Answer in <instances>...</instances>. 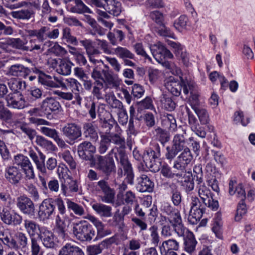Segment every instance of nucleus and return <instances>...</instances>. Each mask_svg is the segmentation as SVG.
I'll list each match as a JSON object with an SVG mask.
<instances>
[{
  "mask_svg": "<svg viewBox=\"0 0 255 255\" xmlns=\"http://www.w3.org/2000/svg\"><path fill=\"white\" fill-rule=\"evenodd\" d=\"M193 110L198 116L201 124L206 125L208 123L209 121V115L205 109L198 106H194Z\"/></svg>",
  "mask_w": 255,
  "mask_h": 255,
  "instance_id": "52",
  "label": "nucleus"
},
{
  "mask_svg": "<svg viewBox=\"0 0 255 255\" xmlns=\"http://www.w3.org/2000/svg\"><path fill=\"white\" fill-rule=\"evenodd\" d=\"M180 151H181L172 145L167 146L166 147L165 157L168 160L171 161L174 159L178 153Z\"/></svg>",
  "mask_w": 255,
  "mask_h": 255,
  "instance_id": "61",
  "label": "nucleus"
},
{
  "mask_svg": "<svg viewBox=\"0 0 255 255\" xmlns=\"http://www.w3.org/2000/svg\"><path fill=\"white\" fill-rule=\"evenodd\" d=\"M73 233L82 242L90 241L95 235V231L86 221L73 224Z\"/></svg>",
  "mask_w": 255,
  "mask_h": 255,
  "instance_id": "6",
  "label": "nucleus"
},
{
  "mask_svg": "<svg viewBox=\"0 0 255 255\" xmlns=\"http://www.w3.org/2000/svg\"><path fill=\"white\" fill-rule=\"evenodd\" d=\"M38 237L46 248H54L56 245L53 233L48 230L42 229Z\"/></svg>",
  "mask_w": 255,
  "mask_h": 255,
  "instance_id": "26",
  "label": "nucleus"
},
{
  "mask_svg": "<svg viewBox=\"0 0 255 255\" xmlns=\"http://www.w3.org/2000/svg\"><path fill=\"white\" fill-rule=\"evenodd\" d=\"M184 244L186 252L190 254L195 252L197 241L192 233H190L189 235L184 238Z\"/></svg>",
  "mask_w": 255,
  "mask_h": 255,
  "instance_id": "40",
  "label": "nucleus"
},
{
  "mask_svg": "<svg viewBox=\"0 0 255 255\" xmlns=\"http://www.w3.org/2000/svg\"><path fill=\"white\" fill-rule=\"evenodd\" d=\"M30 69L21 64H14L11 65L9 69V73L18 77L19 79L26 78L30 74Z\"/></svg>",
  "mask_w": 255,
  "mask_h": 255,
  "instance_id": "28",
  "label": "nucleus"
},
{
  "mask_svg": "<svg viewBox=\"0 0 255 255\" xmlns=\"http://www.w3.org/2000/svg\"><path fill=\"white\" fill-rule=\"evenodd\" d=\"M59 255H84V254L79 247L71 243H67L60 249Z\"/></svg>",
  "mask_w": 255,
  "mask_h": 255,
  "instance_id": "29",
  "label": "nucleus"
},
{
  "mask_svg": "<svg viewBox=\"0 0 255 255\" xmlns=\"http://www.w3.org/2000/svg\"><path fill=\"white\" fill-rule=\"evenodd\" d=\"M59 66L57 69L58 73L63 75H68L71 73L72 63L66 59H59Z\"/></svg>",
  "mask_w": 255,
  "mask_h": 255,
  "instance_id": "44",
  "label": "nucleus"
},
{
  "mask_svg": "<svg viewBox=\"0 0 255 255\" xmlns=\"http://www.w3.org/2000/svg\"><path fill=\"white\" fill-rule=\"evenodd\" d=\"M92 76L94 79H100L101 80H111V76L109 73L105 70L100 71L97 69H95L92 74Z\"/></svg>",
  "mask_w": 255,
  "mask_h": 255,
  "instance_id": "64",
  "label": "nucleus"
},
{
  "mask_svg": "<svg viewBox=\"0 0 255 255\" xmlns=\"http://www.w3.org/2000/svg\"><path fill=\"white\" fill-rule=\"evenodd\" d=\"M80 43L85 48L90 61L96 63L98 60L95 58V57L100 54L101 52L95 47L92 41L90 39H85L80 40Z\"/></svg>",
  "mask_w": 255,
  "mask_h": 255,
  "instance_id": "20",
  "label": "nucleus"
},
{
  "mask_svg": "<svg viewBox=\"0 0 255 255\" xmlns=\"http://www.w3.org/2000/svg\"><path fill=\"white\" fill-rule=\"evenodd\" d=\"M8 44L13 48L21 49L25 51V50H32L33 49L39 48L38 46L34 47H26L25 43L20 38H10L8 41Z\"/></svg>",
  "mask_w": 255,
  "mask_h": 255,
  "instance_id": "41",
  "label": "nucleus"
},
{
  "mask_svg": "<svg viewBox=\"0 0 255 255\" xmlns=\"http://www.w3.org/2000/svg\"><path fill=\"white\" fill-rule=\"evenodd\" d=\"M106 101L112 108L117 109L118 111L124 108L122 103L114 95H106Z\"/></svg>",
  "mask_w": 255,
  "mask_h": 255,
  "instance_id": "51",
  "label": "nucleus"
},
{
  "mask_svg": "<svg viewBox=\"0 0 255 255\" xmlns=\"http://www.w3.org/2000/svg\"><path fill=\"white\" fill-rule=\"evenodd\" d=\"M174 231L179 237H183L184 238L192 233L188 229L185 227L182 223V221L171 225Z\"/></svg>",
  "mask_w": 255,
  "mask_h": 255,
  "instance_id": "54",
  "label": "nucleus"
},
{
  "mask_svg": "<svg viewBox=\"0 0 255 255\" xmlns=\"http://www.w3.org/2000/svg\"><path fill=\"white\" fill-rule=\"evenodd\" d=\"M107 1L104 10L100 9H97L96 12L99 16L103 18H109L110 16L107 12L114 16H117L119 15L122 11L121 2L115 0H107Z\"/></svg>",
  "mask_w": 255,
  "mask_h": 255,
  "instance_id": "11",
  "label": "nucleus"
},
{
  "mask_svg": "<svg viewBox=\"0 0 255 255\" xmlns=\"http://www.w3.org/2000/svg\"><path fill=\"white\" fill-rule=\"evenodd\" d=\"M173 178L182 179L187 174L186 167L175 160L172 167Z\"/></svg>",
  "mask_w": 255,
  "mask_h": 255,
  "instance_id": "39",
  "label": "nucleus"
},
{
  "mask_svg": "<svg viewBox=\"0 0 255 255\" xmlns=\"http://www.w3.org/2000/svg\"><path fill=\"white\" fill-rule=\"evenodd\" d=\"M0 241L4 245L15 251L26 249L29 243L28 237L23 232H17L15 234L14 238H13L7 230L0 226Z\"/></svg>",
  "mask_w": 255,
  "mask_h": 255,
  "instance_id": "1",
  "label": "nucleus"
},
{
  "mask_svg": "<svg viewBox=\"0 0 255 255\" xmlns=\"http://www.w3.org/2000/svg\"><path fill=\"white\" fill-rule=\"evenodd\" d=\"M162 107L167 111H172L176 107V104L169 94H162L160 97Z\"/></svg>",
  "mask_w": 255,
  "mask_h": 255,
  "instance_id": "38",
  "label": "nucleus"
},
{
  "mask_svg": "<svg viewBox=\"0 0 255 255\" xmlns=\"http://www.w3.org/2000/svg\"><path fill=\"white\" fill-rule=\"evenodd\" d=\"M162 124L171 130H174L177 127L176 121L174 117L169 114H167L163 116Z\"/></svg>",
  "mask_w": 255,
  "mask_h": 255,
  "instance_id": "42",
  "label": "nucleus"
},
{
  "mask_svg": "<svg viewBox=\"0 0 255 255\" xmlns=\"http://www.w3.org/2000/svg\"><path fill=\"white\" fill-rule=\"evenodd\" d=\"M96 151V146L89 141H84L77 146V152L79 157L91 162L95 158L94 154Z\"/></svg>",
  "mask_w": 255,
  "mask_h": 255,
  "instance_id": "13",
  "label": "nucleus"
},
{
  "mask_svg": "<svg viewBox=\"0 0 255 255\" xmlns=\"http://www.w3.org/2000/svg\"><path fill=\"white\" fill-rule=\"evenodd\" d=\"M190 205L191 209L188 220L192 225L197 224L200 221L205 212L206 207L215 211L217 210L219 207L218 202H213L212 204L206 201L205 203H203L196 196L191 197Z\"/></svg>",
  "mask_w": 255,
  "mask_h": 255,
  "instance_id": "2",
  "label": "nucleus"
},
{
  "mask_svg": "<svg viewBox=\"0 0 255 255\" xmlns=\"http://www.w3.org/2000/svg\"><path fill=\"white\" fill-rule=\"evenodd\" d=\"M88 220L96 228L98 237L102 238L112 234L111 230L106 228L105 225L97 218L93 216H90L89 217Z\"/></svg>",
  "mask_w": 255,
  "mask_h": 255,
  "instance_id": "22",
  "label": "nucleus"
},
{
  "mask_svg": "<svg viewBox=\"0 0 255 255\" xmlns=\"http://www.w3.org/2000/svg\"><path fill=\"white\" fill-rule=\"evenodd\" d=\"M0 217L1 221L8 226H19L22 222L21 215L7 207L0 210Z\"/></svg>",
  "mask_w": 255,
  "mask_h": 255,
  "instance_id": "9",
  "label": "nucleus"
},
{
  "mask_svg": "<svg viewBox=\"0 0 255 255\" xmlns=\"http://www.w3.org/2000/svg\"><path fill=\"white\" fill-rule=\"evenodd\" d=\"M187 112L188 116V124L192 130L199 137L204 138L206 132L204 128L199 126L197 119L188 108H187Z\"/></svg>",
  "mask_w": 255,
  "mask_h": 255,
  "instance_id": "23",
  "label": "nucleus"
},
{
  "mask_svg": "<svg viewBox=\"0 0 255 255\" xmlns=\"http://www.w3.org/2000/svg\"><path fill=\"white\" fill-rule=\"evenodd\" d=\"M22 174L19 168L11 166L5 169V177L12 184H17L21 179Z\"/></svg>",
  "mask_w": 255,
  "mask_h": 255,
  "instance_id": "21",
  "label": "nucleus"
},
{
  "mask_svg": "<svg viewBox=\"0 0 255 255\" xmlns=\"http://www.w3.org/2000/svg\"><path fill=\"white\" fill-rule=\"evenodd\" d=\"M181 86L185 95H187L189 92L191 93L192 90L197 88L193 81H181Z\"/></svg>",
  "mask_w": 255,
  "mask_h": 255,
  "instance_id": "59",
  "label": "nucleus"
},
{
  "mask_svg": "<svg viewBox=\"0 0 255 255\" xmlns=\"http://www.w3.org/2000/svg\"><path fill=\"white\" fill-rule=\"evenodd\" d=\"M154 188L153 182L145 174L141 175L138 178V188L141 192H151Z\"/></svg>",
  "mask_w": 255,
  "mask_h": 255,
  "instance_id": "30",
  "label": "nucleus"
},
{
  "mask_svg": "<svg viewBox=\"0 0 255 255\" xmlns=\"http://www.w3.org/2000/svg\"><path fill=\"white\" fill-rule=\"evenodd\" d=\"M155 135L156 138L158 139L162 144L168 142L170 139V134L168 132L159 127L155 129Z\"/></svg>",
  "mask_w": 255,
  "mask_h": 255,
  "instance_id": "53",
  "label": "nucleus"
},
{
  "mask_svg": "<svg viewBox=\"0 0 255 255\" xmlns=\"http://www.w3.org/2000/svg\"><path fill=\"white\" fill-rule=\"evenodd\" d=\"M155 28L156 32L161 36L172 37L173 35L170 29L165 25L164 22L157 25Z\"/></svg>",
  "mask_w": 255,
  "mask_h": 255,
  "instance_id": "58",
  "label": "nucleus"
},
{
  "mask_svg": "<svg viewBox=\"0 0 255 255\" xmlns=\"http://www.w3.org/2000/svg\"><path fill=\"white\" fill-rule=\"evenodd\" d=\"M67 208L69 210L72 211L77 216H82L84 215L85 211L81 205L67 199L66 201Z\"/></svg>",
  "mask_w": 255,
  "mask_h": 255,
  "instance_id": "49",
  "label": "nucleus"
},
{
  "mask_svg": "<svg viewBox=\"0 0 255 255\" xmlns=\"http://www.w3.org/2000/svg\"><path fill=\"white\" fill-rule=\"evenodd\" d=\"M247 209L245 200H240L238 203L237 213L235 217V220L239 221L241 220V217L246 214Z\"/></svg>",
  "mask_w": 255,
  "mask_h": 255,
  "instance_id": "63",
  "label": "nucleus"
},
{
  "mask_svg": "<svg viewBox=\"0 0 255 255\" xmlns=\"http://www.w3.org/2000/svg\"><path fill=\"white\" fill-rule=\"evenodd\" d=\"M17 208L23 214L30 216L35 215V208L32 200L25 195L17 197L16 201Z\"/></svg>",
  "mask_w": 255,
  "mask_h": 255,
  "instance_id": "12",
  "label": "nucleus"
},
{
  "mask_svg": "<svg viewBox=\"0 0 255 255\" xmlns=\"http://www.w3.org/2000/svg\"><path fill=\"white\" fill-rule=\"evenodd\" d=\"M115 158L123 167L124 172L133 170L131 164L128 160L126 153L118 156H116Z\"/></svg>",
  "mask_w": 255,
  "mask_h": 255,
  "instance_id": "50",
  "label": "nucleus"
},
{
  "mask_svg": "<svg viewBox=\"0 0 255 255\" xmlns=\"http://www.w3.org/2000/svg\"><path fill=\"white\" fill-rule=\"evenodd\" d=\"M25 33L30 37L36 36L38 41L43 42L47 38L56 39L59 36V31L57 28L50 30L49 26H44L39 29H26Z\"/></svg>",
  "mask_w": 255,
  "mask_h": 255,
  "instance_id": "7",
  "label": "nucleus"
},
{
  "mask_svg": "<svg viewBox=\"0 0 255 255\" xmlns=\"http://www.w3.org/2000/svg\"><path fill=\"white\" fill-rule=\"evenodd\" d=\"M84 135L93 141H97L99 136L94 126L91 123H85L83 126Z\"/></svg>",
  "mask_w": 255,
  "mask_h": 255,
  "instance_id": "34",
  "label": "nucleus"
},
{
  "mask_svg": "<svg viewBox=\"0 0 255 255\" xmlns=\"http://www.w3.org/2000/svg\"><path fill=\"white\" fill-rule=\"evenodd\" d=\"M169 193L171 195V199L173 205L175 206H179L182 201V196L176 184L172 183L169 185Z\"/></svg>",
  "mask_w": 255,
  "mask_h": 255,
  "instance_id": "33",
  "label": "nucleus"
},
{
  "mask_svg": "<svg viewBox=\"0 0 255 255\" xmlns=\"http://www.w3.org/2000/svg\"><path fill=\"white\" fill-rule=\"evenodd\" d=\"M75 5L70 8V11L74 13H84L92 12L90 8L87 7L81 0H73Z\"/></svg>",
  "mask_w": 255,
  "mask_h": 255,
  "instance_id": "43",
  "label": "nucleus"
},
{
  "mask_svg": "<svg viewBox=\"0 0 255 255\" xmlns=\"http://www.w3.org/2000/svg\"><path fill=\"white\" fill-rule=\"evenodd\" d=\"M100 128L103 130V132L100 133H104V134H110L111 129L114 125H116L115 121L112 118L108 119L106 118L104 119L100 118Z\"/></svg>",
  "mask_w": 255,
  "mask_h": 255,
  "instance_id": "36",
  "label": "nucleus"
},
{
  "mask_svg": "<svg viewBox=\"0 0 255 255\" xmlns=\"http://www.w3.org/2000/svg\"><path fill=\"white\" fill-rule=\"evenodd\" d=\"M5 100L7 107L18 110L23 109L28 105L24 96L20 92L10 93L5 97Z\"/></svg>",
  "mask_w": 255,
  "mask_h": 255,
  "instance_id": "10",
  "label": "nucleus"
},
{
  "mask_svg": "<svg viewBox=\"0 0 255 255\" xmlns=\"http://www.w3.org/2000/svg\"><path fill=\"white\" fill-rule=\"evenodd\" d=\"M41 110L46 115L52 112H59L61 111V106L58 101L52 97H47L40 105Z\"/></svg>",
  "mask_w": 255,
  "mask_h": 255,
  "instance_id": "18",
  "label": "nucleus"
},
{
  "mask_svg": "<svg viewBox=\"0 0 255 255\" xmlns=\"http://www.w3.org/2000/svg\"><path fill=\"white\" fill-rule=\"evenodd\" d=\"M39 158L33 162L36 166L37 169L42 174L47 175V171L45 164V156L41 152H39Z\"/></svg>",
  "mask_w": 255,
  "mask_h": 255,
  "instance_id": "56",
  "label": "nucleus"
},
{
  "mask_svg": "<svg viewBox=\"0 0 255 255\" xmlns=\"http://www.w3.org/2000/svg\"><path fill=\"white\" fill-rule=\"evenodd\" d=\"M63 134L70 142H74L81 136L82 131L81 127L75 123H68L66 124L61 130Z\"/></svg>",
  "mask_w": 255,
  "mask_h": 255,
  "instance_id": "16",
  "label": "nucleus"
},
{
  "mask_svg": "<svg viewBox=\"0 0 255 255\" xmlns=\"http://www.w3.org/2000/svg\"><path fill=\"white\" fill-rule=\"evenodd\" d=\"M185 135L186 131L182 130L180 132L176 133L173 138L172 145L180 151H182L185 148V143L186 142Z\"/></svg>",
  "mask_w": 255,
  "mask_h": 255,
  "instance_id": "32",
  "label": "nucleus"
},
{
  "mask_svg": "<svg viewBox=\"0 0 255 255\" xmlns=\"http://www.w3.org/2000/svg\"><path fill=\"white\" fill-rule=\"evenodd\" d=\"M159 248L161 253L162 252L177 251L179 249V243L175 240L170 239L163 241Z\"/></svg>",
  "mask_w": 255,
  "mask_h": 255,
  "instance_id": "37",
  "label": "nucleus"
},
{
  "mask_svg": "<svg viewBox=\"0 0 255 255\" xmlns=\"http://www.w3.org/2000/svg\"><path fill=\"white\" fill-rule=\"evenodd\" d=\"M115 53L123 60L125 59H134V54L127 48L118 46L114 50Z\"/></svg>",
  "mask_w": 255,
  "mask_h": 255,
  "instance_id": "45",
  "label": "nucleus"
},
{
  "mask_svg": "<svg viewBox=\"0 0 255 255\" xmlns=\"http://www.w3.org/2000/svg\"><path fill=\"white\" fill-rule=\"evenodd\" d=\"M71 219L66 215H57L56 217V229L58 236L64 239L67 234L66 228L71 223Z\"/></svg>",
  "mask_w": 255,
  "mask_h": 255,
  "instance_id": "19",
  "label": "nucleus"
},
{
  "mask_svg": "<svg viewBox=\"0 0 255 255\" xmlns=\"http://www.w3.org/2000/svg\"><path fill=\"white\" fill-rule=\"evenodd\" d=\"M100 137L101 140L99 142L98 150L99 154L101 155L106 152L110 145V143L107 134L100 133Z\"/></svg>",
  "mask_w": 255,
  "mask_h": 255,
  "instance_id": "47",
  "label": "nucleus"
},
{
  "mask_svg": "<svg viewBox=\"0 0 255 255\" xmlns=\"http://www.w3.org/2000/svg\"><path fill=\"white\" fill-rule=\"evenodd\" d=\"M167 89L175 96L180 95L182 87L181 86V81L177 83V81H168L165 84Z\"/></svg>",
  "mask_w": 255,
  "mask_h": 255,
  "instance_id": "48",
  "label": "nucleus"
},
{
  "mask_svg": "<svg viewBox=\"0 0 255 255\" xmlns=\"http://www.w3.org/2000/svg\"><path fill=\"white\" fill-rule=\"evenodd\" d=\"M164 212L167 216V219L170 224L172 225L182 221L180 211L170 205L164 206Z\"/></svg>",
  "mask_w": 255,
  "mask_h": 255,
  "instance_id": "24",
  "label": "nucleus"
},
{
  "mask_svg": "<svg viewBox=\"0 0 255 255\" xmlns=\"http://www.w3.org/2000/svg\"><path fill=\"white\" fill-rule=\"evenodd\" d=\"M107 136L109 137V141L110 144L113 143L119 146H115L111 150L113 151V154H114L115 157H116V156H118L126 153L125 150V139L120 133H112L109 134H107Z\"/></svg>",
  "mask_w": 255,
  "mask_h": 255,
  "instance_id": "14",
  "label": "nucleus"
},
{
  "mask_svg": "<svg viewBox=\"0 0 255 255\" xmlns=\"http://www.w3.org/2000/svg\"><path fill=\"white\" fill-rule=\"evenodd\" d=\"M37 7V4L34 2L22 1L11 6V8H18L24 7L20 10L12 11L10 13L11 16L14 18L22 20H29L34 16V11L32 6Z\"/></svg>",
  "mask_w": 255,
  "mask_h": 255,
  "instance_id": "5",
  "label": "nucleus"
},
{
  "mask_svg": "<svg viewBox=\"0 0 255 255\" xmlns=\"http://www.w3.org/2000/svg\"><path fill=\"white\" fill-rule=\"evenodd\" d=\"M198 188V193L201 201L203 203L207 202L212 204L213 202H218L213 199L212 194L210 190L202 182V183H197Z\"/></svg>",
  "mask_w": 255,
  "mask_h": 255,
  "instance_id": "27",
  "label": "nucleus"
},
{
  "mask_svg": "<svg viewBox=\"0 0 255 255\" xmlns=\"http://www.w3.org/2000/svg\"><path fill=\"white\" fill-rule=\"evenodd\" d=\"M182 179L183 180H182L181 181V185L184 187L186 192H188L191 191L194 187L191 173L188 172L187 174Z\"/></svg>",
  "mask_w": 255,
  "mask_h": 255,
  "instance_id": "55",
  "label": "nucleus"
},
{
  "mask_svg": "<svg viewBox=\"0 0 255 255\" xmlns=\"http://www.w3.org/2000/svg\"><path fill=\"white\" fill-rule=\"evenodd\" d=\"M92 207L102 217L108 218L112 216L111 206L101 203H96L92 205Z\"/></svg>",
  "mask_w": 255,
  "mask_h": 255,
  "instance_id": "31",
  "label": "nucleus"
},
{
  "mask_svg": "<svg viewBox=\"0 0 255 255\" xmlns=\"http://www.w3.org/2000/svg\"><path fill=\"white\" fill-rule=\"evenodd\" d=\"M160 156V148L158 144L154 146V149L149 148L144 150L142 158L146 167L154 172L159 170L156 166V160Z\"/></svg>",
  "mask_w": 255,
  "mask_h": 255,
  "instance_id": "8",
  "label": "nucleus"
},
{
  "mask_svg": "<svg viewBox=\"0 0 255 255\" xmlns=\"http://www.w3.org/2000/svg\"><path fill=\"white\" fill-rule=\"evenodd\" d=\"M53 198H49L44 199L39 207L38 215L42 220H47L54 213L55 207L54 206Z\"/></svg>",
  "mask_w": 255,
  "mask_h": 255,
  "instance_id": "17",
  "label": "nucleus"
},
{
  "mask_svg": "<svg viewBox=\"0 0 255 255\" xmlns=\"http://www.w3.org/2000/svg\"><path fill=\"white\" fill-rule=\"evenodd\" d=\"M150 49L153 57L157 62H161L165 58H173L171 52L160 42L151 45Z\"/></svg>",
  "mask_w": 255,
  "mask_h": 255,
  "instance_id": "15",
  "label": "nucleus"
},
{
  "mask_svg": "<svg viewBox=\"0 0 255 255\" xmlns=\"http://www.w3.org/2000/svg\"><path fill=\"white\" fill-rule=\"evenodd\" d=\"M113 151L110 150L106 155L96 154L94 160L90 162L91 167L95 166L96 169L106 176H109L116 171V165L113 158Z\"/></svg>",
  "mask_w": 255,
  "mask_h": 255,
  "instance_id": "3",
  "label": "nucleus"
},
{
  "mask_svg": "<svg viewBox=\"0 0 255 255\" xmlns=\"http://www.w3.org/2000/svg\"><path fill=\"white\" fill-rule=\"evenodd\" d=\"M193 160V155L188 148H185L175 160L186 168Z\"/></svg>",
  "mask_w": 255,
  "mask_h": 255,
  "instance_id": "35",
  "label": "nucleus"
},
{
  "mask_svg": "<svg viewBox=\"0 0 255 255\" xmlns=\"http://www.w3.org/2000/svg\"><path fill=\"white\" fill-rule=\"evenodd\" d=\"M150 232V241L151 244L155 247H157L160 242V237L157 232V228L152 226L149 229Z\"/></svg>",
  "mask_w": 255,
  "mask_h": 255,
  "instance_id": "62",
  "label": "nucleus"
},
{
  "mask_svg": "<svg viewBox=\"0 0 255 255\" xmlns=\"http://www.w3.org/2000/svg\"><path fill=\"white\" fill-rule=\"evenodd\" d=\"M25 190L29 194V196L35 201L39 199V194L36 187L32 183L26 185Z\"/></svg>",
  "mask_w": 255,
  "mask_h": 255,
  "instance_id": "60",
  "label": "nucleus"
},
{
  "mask_svg": "<svg viewBox=\"0 0 255 255\" xmlns=\"http://www.w3.org/2000/svg\"><path fill=\"white\" fill-rule=\"evenodd\" d=\"M40 130L45 135L53 139L59 147L65 148L67 146L65 141L59 137L58 132L55 129L42 127Z\"/></svg>",
  "mask_w": 255,
  "mask_h": 255,
  "instance_id": "25",
  "label": "nucleus"
},
{
  "mask_svg": "<svg viewBox=\"0 0 255 255\" xmlns=\"http://www.w3.org/2000/svg\"><path fill=\"white\" fill-rule=\"evenodd\" d=\"M135 200V195L131 191H127L122 194V200L123 204L132 205Z\"/></svg>",
  "mask_w": 255,
  "mask_h": 255,
  "instance_id": "57",
  "label": "nucleus"
},
{
  "mask_svg": "<svg viewBox=\"0 0 255 255\" xmlns=\"http://www.w3.org/2000/svg\"><path fill=\"white\" fill-rule=\"evenodd\" d=\"M23 226L30 239L31 255H43V251L37 240L35 238V236H39V231H40L39 225L33 220L25 219L23 221Z\"/></svg>",
  "mask_w": 255,
  "mask_h": 255,
  "instance_id": "4",
  "label": "nucleus"
},
{
  "mask_svg": "<svg viewBox=\"0 0 255 255\" xmlns=\"http://www.w3.org/2000/svg\"><path fill=\"white\" fill-rule=\"evenodd\" d=\"M116 191L114 188H109L108 190L103 193V195L100 196L101 200L104 203L113 204L115 202Z\"/></svg>",
  "mask_w": 255,
  "mask_h": 255,
  "instance_id": "46",
  "label": "nucleus"
}]
</instances>
